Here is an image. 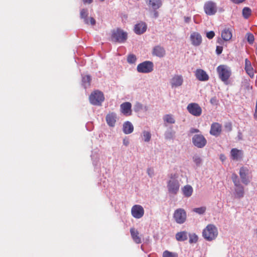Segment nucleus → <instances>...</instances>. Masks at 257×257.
<instances>
[{
  "mask_svg": "<svg viewBox=\"0 0 257 257\" xmlns=\"http://www.w3.org/2000/svg\"><path fill=\"white\" fill-rule=\"evenodd\" d=\"M164 120L169 123H174L175 120L171 114H166L164 116Z\"/></svg>",
  "mask_w": 257,
  "mask_h": 257,
  "instance_id": "obj_32",
  "label": "nucleus"
},
{
  "mask_svg": "<svg viewBox=\"0 0 257 257\" xmlns=\"http://www.w3.org/2000/svg\"><path fill=\"white\" fill-rule=\"evenodd\" d=\"M132 104L129 102H126L120 105L121 112L125 115H130L132 114Z\"/></svg>",
  "mask_w": 257,
  "mask_h": 257,
  "instance_id": "obj_16",
  "label": "nucleus"
},
{
  "mask_svg": "<svg viewBox=\"0 0 257 257\" xmlns=\"http://www.w3.org/2000/svg\"><path fill=\"white\" fill-rule=\"evenodd\" d=\"M214 36H215V33L213 31H212L207 32L206 34V37L209 39H212L214 37Z\"/></svg>",
  "mask_w": 257,
  "mask_h": 257,
  "instance_id": "obj_43",
  "label": "nucleus"
},
{
  "mask_svg": "<svg viewBox=\"0 0 257 257\" xmlns=\"http://www.w3.org/2000/svg\"><path fill=\"white\" fill-rule=\"evenodd\" d=\"M153 63L149 61H144L137 66V71L140 73H148L153 71Z\"/></svg>",
  "mask_w": 257,
  "mask_h": 257,
  "instance_id": "obj_5",
  "label": "nucleus"
},
{
  "mask_svg": "<svg viewBox=\"0 0 257 257\" xmlns=\"http://www.w3.org/2000/svg\"><path fill=\"white\" fill-rule=\"evenodd\" d=\"M91 80V78L89 75H86L83 77L82 82L85 87L90 85Z\"/></svg>",
  "mask_w": 257,
  "mask_h": 257,
  "instance_id": "obj_33",
  "label": "nucleus"
},
{
  "mask_svg": "<svg viewBox=\"0 0 257 257\" xmlns=\"http://www.w3.org/2000/svg\"><path fill=\"white\" fill-rule=\"evenodd\" d=\"M193 161L197 165H199L201 163V159L200 157L198 156L193 157Z\"/></svg>",
  "mask_w": 257,
  "mask_h": 257,
  "instance_id": "obj_41",
  "label": "nucleus"
},
{
  "mask_svg": "<svg viewBox=\"0 0 257 257\" xmlns=\"http://www.w3.org/2000/svg\"><path fill=\"white\" fill-rule=\"evenodd\" d=\"M247 41L250 44H252L254 42V37L252 34L250 33H247L246 34Z\"/></svg>",
  "mask_w": 257,
  "mask_h": 257,
  "instance_id": "obj_35",
  "label": "nucleus"
},
{
  "mask_svg": "<svg viewBox=\"0 0 257 257\" xmlns=\"http://www.w3.org/2000/svg\"><path fill=\"white\" fill-rule=\"evenodd\" d=\"M235 191L236 192L237 197L238 198H242L244 195V188L243 187L239 184L238 186H235Z\"/></svg>",
  "mask_w": 257,
  "mask_h": 257,
  "instance_id": "obj_29",
  "label": "nucleus"
},
{
  "mask_svg": "<svg viewBox=\"0 0 257 257\" xmlns=\"http://www.w3.org/2000/svg\"><path fill=\"white\" fill-rule=\"evenodd\" d=\"M168 191L172 194H176L180 188V184L177 180H170L167 183Z\"/></svg>",
  "mask_w": 257,
  "mask_h": 257,
  "instance_id": "obj_10",
  "label": "nucleus"
},
{
  "mask_svg": "<svg viewBox=\"0 0 257 257\" xmlns=\"http://www.w3.org/2000/svg\"><path fill=\"white\" fill-rule=\"evenodd\" d=\"M147 25L145 22H141L135 26L134 31L138 35H141L145 33L147 30Z\"/></svg>",
  "mask_w": 257,
  "mask_h": 257,
  "instance_id": "obj_17",
  "label": "nucleus"
},
{
  "mask_svg": "<svg viewBox=\"0 0 257 257\" xmlns=\"http://www.w3.org/2000/svg\"><path fill=\"white\" fill-rule=\"evenodd\" d=\"M163 257H178L177 253L165 250L163 252Z\"/></svg>",
  "mask_w": 257,
  "mask_h": 257,
  "instance_id": "obj_34",
  "label": "nucleus"
},
{
  "mask_svg": "<svg viewBox=\"0 0 257 257\" xmlns=\"http://www.w3.org/2000/svg\"><path fill=\"white\" fill-rule=\"evenodd\" d=\"M106 121L109 126L113 127L116 121V115L114 112H110L106 116Z\"/></svg>",
  "mask_w": 257,
  "mask_h": 257,
  "instance_id": "obj_21",
  "label": "nucleus"
},
{
  "mask_svg": "<svg viewBox=\"0 0 257 257\" xmlns=\"http://www.w3.org/2000/svg\"><path fill=\"white\" fill-rule=\"evenodd\" d=\"M231 158L233 160L237 161L240 159L243 155V153L241 150H238L236 148L231 149Z\"/></svg>",
  "mask_w": 257,
  "mask_h": 257,
  "instance_id": "obj_24",
  "label": "nucleus"
},
{
  "mask_svg": "<svg viewBox=\"0 0 257 257\" xmlns=\"http://www.w3.org/2000/svg\"><path fill=\"white\" fill-rule=\"evenodd\" d=\"M188 112L195 116L201 115L202 110L200 105L197 103H190L187 106Z\"/></svg>",
  "mask_w": 257,
  "mask_h": 257,
  "instance_id": "obj_6",
  "label": "nucleus"
},
{
  "mask_svg": "<svg viewBox=\"0 0 257 257\" xmlns=\"http://www.w3.org/2000/svg\"><path fill=\"white\" fill-rule=\"evenodd\" d=\"M89 20H90V23L91 25L93 26L95 24L96 22H95V19L93 18L90 17L89 18Z\"/></svg>",
  "mask_w": 257,
  "mask_h": 257,
  "instance_id": "obj_49",
  "label": "nucleus"
},
{
  "mask_svg": "<svg viewBox=\"0 0 257 257\" xmlns=\"http://www.w3.org/2000/svg\"><path fill=\"white\" fill-rule=\"evenodd\" d=\"M134 131V126L132 123L128 121L125 122L123 124V132L125 134H130Z\"/></svg>",
  "mask_w": 257,
  "mask_h": 257,
  "instance_id": "obj_26",
  "label": "nucleus"
},
{
  "mask_svg": "<svg viewBox=\"0 0 257 257\" xmlns=\"http://www.w3.org/2000/svg\"><path fill=\"white\" fill-rule=\"evenodd\" d=\"M244 69L247 74L250 77H253L254 76V69L251 66V62L247 59L245 60Z\"/></svg>",
  "mask_w": 257,
  "mask_h": 257,
  "instance_id": "obj_25",
  "label": "nucleus"
},
{
  "mask_svg": "<svg viewBox=\"0 0 257 257\" xmlns=\"http://www.w3.org/2000/svg\"><path fill=\"white\" fill-rule=\"evenodd\" d=\"M84 4H90L92 3L93 0H82Z\"/></svg>",
  "mask_w": 257,
  "mask_h": 257,
  "instance_id": "obj_52",
  "label": "nucleus"
},
{
  "mask_svg": "<svg viewBox=\"0 0 257 257\" xmlns=\"http://www.w3.org/2000/svg\"><path fill=\"white\" fill-rule=\"evenodd\" d=\"M210 102L212 104H216L217 102V100L215 97H212L210 99Z\"/></svg>",
  "mask_w": 257,
  "mask_h": 257,
  "instance_id": "obj_50",
  "label": "nucleus"
},
{
  "mask_svg": "<svg viewBox=\"0 0 257 257\" xmlns=\"http://www.w3.org/2000/svg\"><path fill=\"white\" fill-rule=\"evenodd\" d=\"M147 5L154 10L159 9L162 5L161 0H145Z\"/></svg>",
  "mask_w": 257,
  "mask_h": 257,
  "instance_id": "obj_20",
  "label": "nucleus"
},
{
  "mask_svg": "<svg viewBox=\"0 0 257 257\" xmlns=\"http://www.w3.org/2000/svg\"><path fill=\"white\" fill-rule=\"evenodd\" d=\"M203 236L208 241H211L216 238L218 235V230L213 224H208L203 230Z\"/></svg>",
  "mask_w": 257,
  "mask_h": 257,
  "instance_id": "obj_1",
  "label": "nucleus"
},
{
  "mask_svg": "<svg viewBox=\"0 0 257 257\" xmlns=\"http://www.w3.org/2000/svg\"><path fill=\"white\" fill-rule=\"evenodd\" d=\"M190 39L192 45L195 46H199L202 42V37L197 32H193L190 35Z\"/></svg>",
  "mask_w": 257,
  "mask_h": 257,
  "instance_id": "obj_14",
  "label": "nucleus"
},
{
  "mask_svg": "<svg viewBox=\"0 0 257 257\" xmlns=\"http://www.w3.org/2000/svg\"><path fill=\"white\" fill-rule=\"evenodd\" d=\"M137 60L136 57L134 54H130L128 56L127 61L130 64L134 63Z\"/></svg>",
  "mask_w": 257,
  "mask_h": 257,
  "instance_id": "obj_39",
  "label": "nucleus"
},
{
  "mask_svg": "<svg viewBox=\"0 0 257 257\" xmlns=\"http://www.w3.org/2000/svg\"><path fill=\"white\" fill-rule=\"evenodd\" d=\"M232 36V29L230 28H225L221 32V37L225 41H229Z\"/></svg>",
  "mask_w": 257,
  "mask_h": 257,
  "instance_id": "obj_23",
  "label": "nucleus"
},
{
  "mask_svg": "<svg viewBox=\"0 0 257 257\" xmlns=\"http://www.w3.org/2000/svg\"><path fill=\"white\" fill-rule=\"evenodd\" d=\"M193 145L198 148H202L207 144V140L202 135H195L192 138Z\"/></svg>",
  "mask_w": 257,
  "mask_h": 257,
  "instance_id": "obj_8",
  "label": "nucleus"
},
{
  "mask_svg": "<svg viewBox=\"0 0 257 257\" xmlns=\"http://www.w3.org/2000/svg\"><path fill=\"white\" fill-rule=\"evenodd\" d=\"M217 72L219 78L223 82H226L230 77L231 72L230 68L225 65H220L217 67Z\"/></svg>",
  "mask_w": 257,
  "mask_h": 257,
  "instance_id": "obj_3",
  "label": "nucleus"
},
{
  "mask_svg": "<svg viewBox=\"0 0 257 257\" xmlns=\"http://www.w3.org/2000/svg\"><path fill=\"white\" fill-rule=\"evenodd\" d=\"M144 209L140 205H134L131 209L132 216L135 218H141L144 214Z\"/></svg>",
  "mask_w": 257,
  "mask_h": 257,
  "instance_id": "obj_11",
  "label": "nucleus"
},
{
  "mask_svg": "<svg viewBox=\"0 0 257 257\" xmlns=\"http://www.w3.org/2000/svg\"><path fill=\"white\" fill-rule=\"evenodd\" d=\"M176 238L178 241H183L187 239V233L186 231H181L176 234Z\"/></svg>",
  "mask_w": 257,
  "mask_h": 257,
  "instance_id": "obj_28",
  "label": "nucleus"
},
{
  "mask_svg": "<svg viewBox=\"0 0 257 257\" xmlns=\"http://www.w3.org/2000/svg\"><path fill=\"white\" fill-rule=\"evenodd\" d=\"M99 1H101V2H103V1H104V0H99Z\"/></svg>",
  "mask_w": 257,
  "mask_h": 257,
  "instance_id": "obj_57",
  "label": "nucleus"
},
{
  "mask_svg": "<svg viewBox=\"0 0 257 257\" xmlns=\"http://www.w3.org/2000/svg\"><path fill=\"white\" fill-rule=\"evenodd\" d=\"M136 107L138 109L142 108V105L140 103H138L136 104Z\"/></svg>",
  "mask_w": 257,
  "mask_h": 257,
  "instance_id": "obj_55",
  "label": "nucleus"
},
{
  "mask_svg": "<svg viewBox=\"0 0 257 257\" xmlns=\"http://www.w3.org/2000/svg\"><path fill=\"white\" fill-rule=\"evenodd\" d=\"M170 180H177L178 175L176 174H171L170 176Z\"/></svg>",
  "mask_w": 257,
  "mask_h": 257,
  "instance_id": "obj_45",
  "label": "nucleus"
},
{
  "mask_svg": "<svg viewBox=\"0 0 257 257\" xmlns=\"http://www.w3.org/2000/svg\"><path fill=\"white\" fill-rule=\"evenodd\" d=\"M242 13L244 18L247 19L250 16L251 10L248 7H245L243 9Z\"/></svg>",
  "mask_w": 257,
  "mask_h": 257,
  "instance_id": "obj_31",
  "label": "nucleus"
},
{
  "mask_svg": "<svg viewBox=\"0 0 257 257\" xmlns=\"http://www.w3.org/2000/svg\"><path fill=\"white\" fill-rule=\"evenodd\" d=\"M166 54L164 48L160 46H156L154 47L152 51V54L158 57H163Z\"/></svg>",
  "mask_w": 257,
  "mask_h": 257,
  "instance_id": "obj_19",
  "label": "nucleus"
},
{
  "mask_svg": "<svg viewBox=\"0 0 257 257\" xmlns=\"http://www.w3.org/2000/svg\"><path fill=\"white\" fill-rule=\"evenodd\" d=\"M183 78L181 75H174L171 80V84L172 87H177L182 85Z\"/></svg>",
  "mask_w": 257,
  "mask_h": 257,
  "instance_id": "obj_15",
  "label": "nucleus"
},
{
  "mask_svg": "<svg viewBox=\"0 0 257 257\" xmlns=\"http://www.w3.org/2000/svg\"><path fill=\"white\" fill-rule=\"evenodd\" d=\"M191 18L189 17H184V21L185 23H188L190 21Z\"/></svg>",
  "mask_w": 257,
  "mask_h": 257,
  "instance_id": "obj_51",
  "label": "nucleus"
},
{
  "mask_svg": "<svg viewBox=\"0 0 257 257\" xmlns=\"http://www.w3.org/2000/svg\"><path fill=\"white\" fill-rule=\"evenodd\" d=\"M127 38V34L120 29L113 30L111 32V40L115 43H124Z\"/></svg>",
  "mask_w": 257,
  "mask_h": 257,
  "instance_id": "obj_2",
  "label": "nucleus"
},
{
  "mask_svg": "<svg viewBox=\"0 0 257 257\" xmlns=\"http://www.w3.org/2000/svg\"><path fill=\"white\" fill-rule=\"evenodd\" d=\"M90 103L94 105H101L104 100L103 93L99 90H95L89 96Z\"/></svg>",
  "mask_w": 257,
  "mask_h": 257,
  "instance_id": "obj_4",
  "label": "nucleus"
},
{
  "mask_svg": "<svg viewBox=\"0 0 257 257\" xmlns=\"http://www.w3.org/2000/svg\"><path fill=\"white\" fill-rule=\"evenodd\" d=\"M193 211L199 214H203L205 211H206V207H201L199 208H195L193 209Z\"/></svg>",
  "mask_w": 257,
  "mask_h": 257,
  "instance_id": "obj_37",
  "label": "nucleus"
},
{
  "mask_svg": "<svg viewBox=\"0 0 257 257\" xmlns=\"http://www.w3.org/2000/svg\"><path fill=\"white\" fill-rule=\"evenodd\" d=\"M231 179L235 186H238V185L240 184L238 179V177L236 174L233 173L232 175Z\"/></svg>",
  "mask_w": 257,
  "mask_h": 257,
  "instance_id": "obj_38",
  "label": "nucleus"
},
{
  "mask_svg": "<svg viewBox=\"0 0 257 257\" xmlns=\"http://www.w3.org/2000/svg\"><path fill=\"white\" fill-rule=\"evenodd\" d=\"M204 10L207 15L211 16L214 15L217 11V7L216 3L212 1L206 2L204 6Z\"/></svg>",
  "mask_w": 257,
  "mask_h": 257,
  "instance_id": "obj_7",
  "label": "nucleus"
},
{
  "mask_svg": "<svg viewBox=\"0 0 257 257\" xmlns=\"http://www.w3.org/2000/svg\"><path fill=\"white\" fill-rule=\"evenodd\" d=\"M222 132V125L218 122H213L210 126V134L215 137L219 136Z\"/></svg>",
  "mask_w": 257,
  "mask_h": 257,
  "instance_id": "obj_12",
  "label": "nucleus"
},
{
  "mask_svg": "<svg viewBox=\"0 0 257 257\" xmlns=\"http://www.w3.org/2000/svg\"><path fill=\"white\" fill-rule=\"evenodd\" d=\"M231 1L235 4H239L245 1V0H231Z\"/></svg>",
  "mask_w": 257,
  "mask_h": 257,
  "instance_id": "obj_46",
  "label": "nucleus"
},
{
  "mask_svg": "<svg viewBox=\"0 0 257 257\" xmlns=\"http://www.w3.org/2000/svg\"><path fill=\"white\" fill-rule=\"evenodd\" d=\"M147 173L150 177H152L154 174L153 170L151 168H149L147 170Z\"/></svg>",
  "mask_w": 257,
  "mask_h": 257,
  "instance_id": "obj_47",
  "label": "nucleus"
},
{
  "mask_svg": "<svg viewBox=\"0 0 257 257\" xmlns=\"http://www.w3.org/2000/svg\"><path fill=\"white\" fill-rule=\"evenodd\" d=\"M158 16H159L158 12L157 11H156V10H154V18H157V17H158Z\"/></svg>",
  "mask_w": 257,
  "mask_h": 257,
  "instance_id": "obj_54",
  "label": "nucleus"
},
{
  "mask_svg": "<svg viewBox=\"0 0 257 257\" xmlns=\"http://www.w3.org/2000/svg\"><path fill=\"white\" fill-rule=\"evenodd\" d=\"M143 134L144 141L147 142H149L151 138V135L150 133L147 131H144Z\"/></svg>",
  "mask_w": 257,
  "mask_h": 257,
  "instance_id": "obj_36",
  "label": "nucleus"
},
{
  "mask_svg": "<svg viewBox=\"0 0 257 257\" xmlns=\"http://www.w3.org/2000/svg\"><path fill=\"white\" fill-rule=\"evenodd\" d=\"M130 233L134 242L136 243L139 244L142 242L141 237L139 235V231L135 228H131L130 229Z\"/></svg>",
  "mask_w": 257,
  "mask_h": 257,
  "instance_id": "obj_22",
  "label": "nucleus"
},
{
  "mask_svg": "<svg viewBox=\"0 0 257 257\" xmlns=\"http://www.w3.org/2000/svg\"><path fill=\"white\" fill-rule=\"evenodd\" d=\"M220 159L222 160V161H223V160H224V159H225V156H224V155H221V156H220Z\"/></svg>",
  "mask_w": 257,
  "mask_h": 257,
  "instance_id": "obj_56",
  "label": "nucleus"
},
{
  "mask_svg": "<svg viewBox=\"0 0 257 257\" xmlns=\"http://www.w3.org/2000/svg\"><path fill=\"white\" fill-rule=\"evenodd\" d=\"M195 75L197 79L201 81H207L209 78L206 72L201 69H197L195 72Z\"/></svg>",
  "mask_w": 257,
  "mask_h": 257,
  "instance_id": "obj_13",
  "label": "nucleus"
},
{
  "mask_svg": "<svg viewBox=\"0 0 257 257\" xmlns=\"http://www.w3.org/2000/svg\"><path fill=\"white\" fill-rule=\"evenodd\" d=\"M88 16V12L86 9H82L80 12V17L81 19H83L84 21V22L86 24H89V22L88 19H87Z\"/></svg>",
  "mask_w": 257,
  "mask_h": 257,
  "instance_id": "obj_30",
  "label": "nucleus"
},
{
  "mask_svg": "<svg viewBox=\"0 0 257 257\" xmlns=\"http://www.w3.org/2000/svg\"><path fill=\"white\" fill-rule=\"evenodd\" d=\"M223 50V48L222 46H217L216 48V52L218 55L220 54Z\"/></svg>",
  "mask_w": 257,
  "mask_h": 257,
  "instance_id": "obj_44",
  "label": "nucleus"
},
{
  "mask_svg": "<svg viewBox=\"0 0 257 257\" xmlns=\"http://www.w3.org/2000/svg\"><path fill=\"white\" fill-rule=\"evenodd\" d=\"M198 240V237L195 234H190L189 235V242L190 243H195Z\"/></svg>",
  "mask_w": 257,
  "mask_h": 257,
  "instance_id": "obj_40",
  "label": "nucleus"
},
{
  "mask_svg": "<svg viewBox=\"0 0 257 257\" xmlns=\"http://www.w3.org/2000/svg\"><path fill=\"white\" fill-rule=\"evenodd\" d=\"M190 132L191 134H194V133L199 132V130L198 129H197V128H191L190 129Z\"/></svg>",
  "mask_w": 257,
  "mask_h": 257,
  "instance_id": "obj_48",
  "label": "nucleus"
},
{
  "mask_svg": "<svg viewBox=\"0 0 257 257\" xmlns=\"http://www.w3.org/2000/svg\"><path fill=\"white\" fill-rule=\"evenodd\" d=\"M173 216L178 223L182 224L186 219V213L183 209L179 208L175 211Z\"/></svg>",
  "mask_w": 257,
  "mask_h": 257,
  "instance_id": "obj_9",
  "label": "nucleus"
},
{
  "mask_svg": "<svg viewBox=\"0 0 257 257\" xmlns=\"http://www.w3.org/2000/svg\"><path fill=\"white\" fill-rule=\"evenodd\" d=\"M248 169L245 167H241L239 170V176L241 179L242 183L245 185H247L249 183V180L247 178V175L248 174Z\"/></svg>",
  "mask_w": 257,
  "mask_h": 257,
  "instance_id": "obj_18",
  "label": "nucleus"
},
{
  "mask_svg": "<svg viewBox=\"0 0 257 257\" xmlns=\"http://www.w3.org/2000/svg\"><path fill=\"white\" fill-rule=\"evenodd\" d=\"M182 191L185 197H189L192 195L193 189L190 185H187L182 188Z\"/></svg>",
  "mask_w": 257,
  "mask_h": 257,
  "instance_id": "obj_27",
  "label": "nucleus"
},
{
  "mask_svg": "<svg viewBox=\"0 0 257 257\" xmlns=\"http://www.w3.org/2000/svg\"><path fill=\"white\" fill-rule=\"evenodd\" d=\"M123 144L124 146H127L129 144V141L128 140L124 139L123 141Z\"/></svg>",
  "mask_w": 257,
  "mask_h": 257,
  "instance_id": "obj_53",
  "label": "nucleus"
},
{
  "mask_svg": "<svg viewBox=\"0 0 257 257\" xmlns=\"http://www.w3.org/2000/svg\"><path fill=\"white\" fill-rule=\"evenodd\" d=\"M224 128L227 132H230L232 130V124L230 122H226L224 125Z\"/></svg>",
  "mask_w": 257,
  "mask_h": 257,
  "instance_id": "obj_42",
  "label": "nucleus"
}]
</instances>
